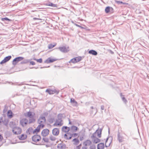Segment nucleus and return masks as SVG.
<instances>
[{
    "instance_id": "nucleus-32",
    "label": "nucleus",
    "mask_w": 149,
    "mask_h": 149,
    "mask_svg": "<svg viewBox=\"0 0 149 149\" xmlns=\"http://www.w3.org/2000/svg\"><path fill=\"white\" fill-rule=\"evenodd\" d=\"M68 135H67V134H65V135H64V138H66L67 139H70L71 138V136H68Z\"/></svg>"
},
{
    "instance_id": "nucleus-5",
    "label": "nucleus",
    "mask_w": 149,
    "mask_h": 149,
    "mask_svg": "<svg viewBox=\"0 0 149 149\" xmlns=\"http://www.w3.org/2000/svg\"><path fill=\"white\" fill-rule=\"evenodd\" d=\"M62 115L61 114H59L58 116V119L56 120L54 125L55 126L60 127L63 124V121L61 119Z\"/></svg>"
},
{
    "instance_id": "nucleus-37",
    "label": "nucleus",
    "mask_w": 149,
    "mask_h": 149,
    "mask_svg": "<svg viewBox=\"0 0 149 149\" xmlns=\"http://www.w3.org/2000/svg\"><path fill=\"white\" fill-rule=\"evenodd\" d=\"M108 138H107V140L106 141L105 146L106 147H109L110 145V143L108 144L107 143V140H108Z\"/></svg>"
},
{
    "instance_id": "nucleus-13",
    "label": "nucleus",
    "mask_w": 149,
    "mask_h": 149,
    "mask_svg": "<svg viewBox=\"0 0 149 149\" xmlns=\"http://www.w3.org/2000/svg\"><path fill=\"white\" fill-rule=\"evenodd\" d=\"M49 133V130L47 129H45L43 130L41 133L42 135L44 136H47Z\"/></svg>"
},
{
    "instance_id": "nucleus-8",
    "label": "nucleus",
    "mask_w": 149,
    "mask_h": 149,
    "mask_svg": "<svg viewBox=\"0 0 149 149\" xmlns=\"http://www.w3.org/2000/svg\"><path fill=\"white\" fill-rule=\"evenodd\" d=\"M41 139L40 136L38 134L35 135L32 137V141L36 143L39 141Z\"/></svg>"
},
{
    "instance_id": "nucleus-28",
    "label": "nucleus",
    "mask_w": 149,
    "mask_h": 149,
    "mask_svg": "<svg viewBox=\"0 0 149 149\" xmlns=\"http://www.w3.org/2000/svg\"><path fill=\"white\" fill-rule=\"evenodd\" d=\"M73 141L74 142V143L76 145H78L79 143V140L77 139H74L73 140Z\"/></svg>"
},
{
    "instance_id": "nucleus-47",
    "label": "nucleus",
    "mask_w": 149,
    "mask_h": 149,
    "mask_svg": "<svg viewBox=\"0 0 149 149\" xmlns=\"http://www.w3.org/2000/svg\"><path fill=\"white\" fill-rule=\"evenodd\" d=\"M101 109L102 110H103L104 109V107L103 106H101Z\"/></svg>"
},
{
    "instance_id": "nucleus-19",
    "label": "nucleus",
    "mask_w": 149,
    "mask_h": 149,
    "mask_svg": "<svg viewBox=\"0 0 149 149\" xmlns=\"http://www.w3.org/2000/svg\"><path fill=\"white\" fill-rule=\"evenodd\" d=\"M91 142L89 140H87L84 142L83 144L85 146H89L91 144Z\"/></svg>"
},
{
    "instance_id": "nucleus-38",
    "label": "nucleus",
    "mask_w": 149,
    "mask_h": 149,
    "mask_svg": "<svg viewBox=\"0 0 149 149\" xmlns=\"http://www.w3.org/2000/svg\"><path fill=\"white\" fill-rule=\"evenodd\" d=\"M70 100V102H76L75 100L73 98H71Z\"/></svg>"
},
{
    "instance_id": "nucleus-49",
    "label": "nucleus",
    "mask_w": 149,
    "mask_h": 149,
    "mask_svg": "<svg viewBox=\"0 0 149 149\" xmlns=\"http://www.w3.org/2000/svg\"><path fill=\"white\" fill-rule=\"evenodd\" d=\"M120 95L121 97H122L123 96V95L122 93H120Z\"/></svg>"
},
{
    "instance_id": "nucleus-50",
    "label": "nucleus",
    "mask_w": 149,
    "mask_h": 149,
    "mask_svg": "<svg viewBox=\"0 0 149 149\" xmlns=\"http://www.w3.org/2000/svg\"><path fill=\"white\" fill-rule=\"evenodd\" d=\"M49 67V66H48V67ZM47 67H40V68H47Z\"/></svg>"
},
{
    "instance_id": "nucleus-39",
    "label": "nucleus",
    "mask_w": 149,
    "mask_h": 149,
    "mask_svg": "<svg viewBox=\"0 0 149 149\" xmlns=\"http://www.w3.org/2000/svg\"><path fill=\"white\" fill-rule=\"evenodd\" d=\"M29 62H30V65H34L35 64V62L34 61H30Z\"/></svg>"
},
{
    "instance_id": "nucleus-41",
    "label": "nucleus",
    "mask_w": 149,
    "mask_h": 149,
    "mask_svg": "<svg viewBox=\"0 0 149 149\" xmlns=\"http://www.w3.org/2000/svg\"><path fill=\"white\" fill-rule=\"evenodd\" d=\"M49 6H51L52 7H55L56 5L55 4H54L53 3H50L49 4Z\"/></svg>"
},
{
    "instance_id": "nucleus-48",
    "label": "nucleus",
    "mask_w": 149,
    "mask_h": 149,
    "mask_svg": "<svg viewBox=\"0 0 149 149\" xmlns=\"http://www.w3.org/2000/svg\"><path fill=\"white\" fill-rule=\"evenodd\" d=\"M110 11H113V9L112 7H110Z\"/></svg>"
},
{
    "instance_id": "nucleus-43",
    "label": "nucleus",
    "mask_w": 149,
    "mask_h": 149,
    "mask_svg": "<svg viewBox=\"0 0 149 149\" xmlns=\"http://www.w3.org/2000/svg\"><path fill=\"white\" fill-rule=\"evenodd\" d=\"M3 139L2 136L0 134V143H1L2 140Z\"/></svg>"
},
{
    "instance_id": "nucleus-30",
    "label": "nucleus",
    "mask_w": 149,
    "mask_h": 149,
    "mask_svg": "<svg viewBox=\"0 0 149 149\" xmlns=\"http://www.w3.org/2000/svg\"><path fill=\"white\" fill-rule=\"evenodd\" d=\"M75 58L76 59V63L80 61L81 60V57L80 56L75 57Z\"/></svg>"
},
{
    "instance_id": "nucleus-51",
    "label": "nucleus",
    "mask_w": 149,
    "mask_h": 149,
    "mask_svg": "<svg viewBox=\"0 0 149 149\" xmlns=\"http://www.w3.org/2000/svg\"><path fill=\"white\" fill-rule=\"evenodd\" d=\"M69 124H71V122L70 121V120H69Z\"/></svg>"
},
{
    "instance_id": "nucleus-9",
    "label": "nucleus",
    "mask_w": 149,
    "mask_h": 149,
    "mask_svg": "<svg viewBox=\"0 0 149 149\" xmlns=\"http://www.w3.org/2000/svg\"><path fill=\"white\" fill-rule=\"evenodd\" d=\"M28 123V120L26 118H23L20 121V124L23 127L26 126Z\"/></svg>"
},
{
    "instance_id": "nucleus-34",
    "label": "nucleus",
    "mask_w": 149,
    "mask_h": 149,
    "mask_svg": "<svg viewBox=\"0 0 149 149\" xmlns=\"http://www.w3.org/2000/svg\"><path fill=\"white\" fill-rule=\"evenodd\" d=\"M42 140L45 142L47 143L49 142V140L47 138H43Z\"/></svg>"
},
{
    "instance_id": "nucleus-45",
    "label": "nucleus",
    "mask_w": 149,
    "mask_h": 149,
    "mask_svg": "<svg viewBox=\"0 0 149 149\" xmlns=\"http://www.w3.org/2000/svg\"><path fill=\"white\" fill-rule=\"evenodd\" d=\"M33 20H41V19H39L38 18H36V17H34V18H33Z\"/></svg>"
},
{
    "instance_id": "nucleus-54",
    "label": "nucleus",
    "mask_w": 149,
    "mask_h": 149,
    "mask_svg": "<svg viewBox=\"0 0 149 149\" xmlns=\"http://www.w3.org/2000/svg\"><path fill=\"white\" fill-rule=\"evenodd\" d=\"M91 108H92V109H93V107H91Z\"/></svg>"
},
{
    "instance_id": "nucleus-12",
    "label": "nucleus",
    "mask_w": 149,
    "mask_h": 149,
    "mask_svg": "<svg viewBox=\"0 0 149 149\" xmlns=\"http://www.w3.org/2000/svg\"><path fill=\"white\" fill-rule=\"evenodd\" d=\"M56 59L53 58H51L49 57L47 59H46L45 61L44 62L45 63H53L54 62L56 61Z\"/></svg>"
},
{
    "instance_id": "nucleus-15",
    "label": "nucleus",
    "mask_w": 149,
    "mask_h": 149,
    "mask_svg": "<svg viewBox=\"0 0 149 149\" xmlns=\"http://www.w3.org/2000/svg\"><path fill=\"white\" fill-rule=\"evenodd\" d=\"M18 137L20 140H23L26 138L27 136L26 134H23L21 136H18Z\"/></svg>"
},
{
    "instance_id": "nucleus-18",
    "label": "nucleus",
    "mask_w": 149,
    "mask_h": 149,
    "mask_svg": "<svg viewBox=\"0 0 149 149\" xmlns=\"http://www.w3.org/2000/svg\"><path fill=\"white\" fill-rule=\"evenodd\" d=\"M32 60V59H23L21 63L20 64H25L27 63H29L30 61Z\"/></svg>"
},
{
    "instance_id": "nucleus-1",
    "label": "nucleus",
    "mask_w": 149,
    "mask_h": 149,
    "mask_svg": "<svg viewBox=\"0 0 149 149\" xmlns=\"http://www.w3.org/2000/svg\"><path fill=\"white\" fill-rule=\"evenodd\" d=\"M101 132L102 130L101 129L97 130L91 136V138L94 143H97L100 142V139L97 138L96 136H97L99 138L101 136Z\"/></svg>"
},
{
    "instance_id": "nucleus-33",
    "label": "nucleus",
    "mask_w": 149,
    "mask_h": 149,
    "mask_svg": "<svg viewBox=\"0 0 149 149\" xmlns=\"http://www.w3.org/2000/svg\"><path fill=\"white\" fill-rule=\"evenodd\" d=\"M49 138L52 141H54L56 140V138L52 136H50L49 137Z\"/></svg>"
},
{
    "instance_id": "nucleus-11",
    "label": "nucleus",
    "mask_w": 149,
    "mask_h": 149,
    "mask_svg": "<svg viewBox=\"0 0 149 149\" xmlns=\"http://www.w3.org/2000/svg\"><path fill=\"white\" fill-rule=\"evenodd\" d=\"M58 49L61 52L63 53H66L69 51L65 46L59 47Z\"/></svg>"
},
{
    "instance_id": "nucleus-17",
    "label": "nucleus",
    "mask_w": 149,
    "mask_h": 149,
    "mask_svg": "<svg viewBox=\"0 0 149 149\" xmlns=\"http://www.w3.org/2000/svg\"><path fill=\"white\" fill-rule=\"evenodd\" d=\"M104 143H100L97 145V149H104Z\"/></svg>"
},
{
    "instance_id": "nucleus-24",
    "label": "nucleus",
    "mask_w": 149,
    "mask_h": 149,
    "mask_svg": "<svg viewBox=\"0 0 149 149\" xmlns=\"http://www.w3.org/2000/svg\"><path fill=\"white\" fill-rule=\"evenodd\" d=\"M26 133L27 134H30L31 133L33 132V130L31 128H29L26 131Z\"/></svg>"
},
{
    "instance_id": "nucleus-20",
    "label": "nucleus",
    "mask_w": 149,
    "mask_h": 149,
    "mask_svg": "<svg viewBox=\"0 0 149 149\" xmlns=\"http://www.w3.org/2000/svg\"><path fill=\"white\" fill-rule=\"evenodd\" d=\"M88 53L89 54H92L93 55L96 56L97 55V53L96 51L93 50H90L88 51Z\"/></svg>"
},
{
    "instance_id": "nucleus-31",
    "label": "nucleus",
    "mask_w": 149,
    "mask_h": 149,
    "mask_svg": "<svg viewBox=\"0 0 149 149\" xmlns=\"http://www.w3.org/2000/svg\"><path fill=\"white\" fill-rule=\"evenodd\" d=\"M56 45H53L52 44H50L48 46V48L49 49H51L53 48Z\"/></svg>"
},
{
    "instance_id": "nucleus-16",
    "label": "nucleus",
    "mask_w": 149,
    "mask_h": 149,
    "mask_svg": "<svg viewBox=\"0 0 149 149\" xmlns=\"http://www.w3.org/2000/svg\"><path fill=\"white\" fill-rule=\"evenodd\" d=\"M62 130L63 132H67L70 130V128L66 126H63L62 127Z\"/></svg>"
},
{
    "instance_id": "nucleus-29",
    "label": "nucleus",
    "mask_w": 149,
    "mask_h": 149,
    "mask_svg": "<svg viewBox=\"0 0 149 149\" xmlns=\"http://www.w3.org/2000/svg\"><path fill=\"white\" fill-rule=\"evenodd\" d=\"M71 128L72 130V131H76L78 129L77 127L76 126H72Z\"/></svg>"
},
{
    "instance_id": "nucleus-53",
    "label": "nucleus",
    "mask_w": 149,
    "mask_h": 149,
    "mask_svg": "<svg viewBox=\"0 0 149 149\" xmlns=\"http://www.w3.org/2000/svg\"><path fill=\"white\" fill-rule=\"evenodd\" d=\"M1 143L0 144V146H1Z\"/></svg>"
},
{
    "instance_id": "nucleus-42",
    "label": "nucleus",
    "mask_w": 149,
    "mask_h": 149,
    "mask_svg": "<svg viewBox=\"0 0 149 149\" xmlns=\"http://www.w3.org/2000/svg\"><path fill=\"white\" fill-rule=\"evenodd\" d=\"M121 98L124 102H125L126 101V99H125V97H124V96L122 97Z\"/></svg>"
},
{
    "instance_id": "nucleus-35",
    "label": "nucleus",
    "mask_w": 149,
    "mask_h": 149,
    "mask_svg": "<svg viewBox=\"0 0 149 149\" xmlns=\"http://www.w3.org/2000/svg\"><path fill=\"white\" fill-rule=\"evenodd\" d=\"M71 62L73 63H76V59L75 58L72 59L70 61Z\"/></svg>"
},
{
    "instance_id": "nucleus-44",
    "label": "nucleus",
    "mask_w": 149,
    "mask_h": 149,
    "mask_svg": "<svg viewBox=\"0 0 149 149\" xmlns=\"http://www.w3.org/2000/svg\"><path fill=\"white\" fill-rule=\"evenodd\" d=\"M116 2H117V3H118V4L123 3V2H122L121 1H117Z\"/></svg>"
},
{
    "instance_id": "nucleus-52",
    "label": "nucleus",
    "mask_w": 149,
    "mask_h": 149,
    "mask_svg": "<svg viewBox=\"0 0 149 149\" xmlns=\"http://www.w3.org/2000/svg\"><path fill=\"white\" fill-rule=\"evenodd\" d=\"M76 25L77 26H79L78 25V24H76Z\"/></svg>"
},
{
    "instance_id": "nucleus-46",
    "label": "nucleus",
    "mask_w": 149,
    "mask_h": 149,
    "mask_svg": "<svg viewBox=\"0 0 149 149\" xmlns=\"http://www.w3.org/2000/svg\"><path fill=\"white\" fill-rule=\"evenodd\" d=\"M82 149H87V147L86 146H84L82 147Z\"/></svg>"
},
{
    "instance_id": "nucleus-2",
    "label": "nucleus",
    "mask_w": 149,
    "mask_h": 149,
    "mask_svg": "<svg viewBox=\"0 0 149 149\" xmlns=\"http://www.w3.org/2000/svg\"><path fill=\"white\" fill-rule=\"evenodd\" d=\"M13 122H10V126L12 128V131L14 134L17 135L21 133L22 130L21 128L18 127H15L13 124Z\"/></svg>"
},
{
    "instance_id": "nucleus-3",
    "label": "nucleus",
    "mask_w": 149,
    "mask_h": 149,
    "mask_svg": "<svg viewBox=\"0 0 149 149\" xmlns=\"http://www.w3.org/2000/svg\"><path fill=\"white\" fill-rule=\"evenodd\" d=\"M128 136L125 133L121 134L118 132L117 135V139L120 143L128 139Z\"/></svg>"
},
{
    "instance_id": "nucleus-26",
    "label": "nucleus",
    "mask_w": 149,
    "mask_h": 149,
    "mask_svg": "<svg viewBox=\"0 0 149 149\" xmlns=\"http://www.w3.org/2000/svg\"><path fill=\"white\" fill-rule=\"evenodd\" d=\"M1 19L2 21H6L7 22H9L11 21V19H9L7 17L1 18Z\"/></svg>"
},
{
    "instance_id": "nucleus-10",
    "label": "nucleus",
    "mask_w": 149,
    "mask_h": 149,
    "mask_svg": "<svg viewBox=\"0 0 149 149\" xmlns=\"http://www.w3.org/2000/svg\"><path fill=\"white\" fill-rule=\"evenodd\" d=\"M11 56H8L5 57L4 59L0 62V63L1 64H2L3 63L8 61L11 58Z\"/></svg>"
},
{
    "instance_id": "nucleus-22",
    "label": "nucleus",
    "mask_w": 149,
    "mask_h": 149,
    "mask_svg": "<svg viewBox=\"0 0 149 149\" xmlns=\"http://www.w3.org/2000/svg\"><path fill=\"white\" fill-rule=\"evenodd\" d=\"M46 92L48 93L49 94H54L55 93L54 91H53L52 90L50 89H47L46 91Z\"/></svg>"
},
{
    "instance_id": "nucleus-36",
    "label": "nucleus",
    "mask_w": 149,
    "mask_h": 149,
    "mask_svg": "<svg viewBox=\"0 0 149 149\" xmlns=\"http://www.w3.org/2000/svg\"><path fill=\"white\" fill-rule=\"evenodd\" d=\"M90 149H95L96 147L95 145H92L90 146Z\"/></svg>"
},
{
    "instance_id": "nucleus-4",
    "label": "nucleus",
    "mask_w": 149,
    "mask_h": 149,
    "mask_svg": "<svg viewBox=\"0 0 149 149\" xmlns=\"http://www.w3.org/2000/svg\"><path fill=\"white\" fill-rule=\"evenodd\" d=\"M24 116L26 117L29 118V123H31L34 122L35 121L34 117L35 116V113L34 112L31 111H29L25 113Z\"/></svg>"
},
{
    "instance_id": "nucleus-7",
    "label": "nucleus",
    "mask_w": 149,
    "mask_h": 149,
    "mask_svg": "<svg viewBox=\"0 0 149 149\" xmlns=\"http://www.w3.org/2000/svg\"><path fill=\"white\" fill-rule=\"evenodd\" d=\"M24 58L22 57H18L14 58L13 61V64L15 65L19 62L23 60Z\"/></svg>"
},
{
    "instance_id": "nucleus-14",
    "label": "nucleus",
    "mask_w": 149,
    "mask_h": 149,
    "mask_svg": "<svg viewBox=\"0 0 149 149\" xmlns=\"http://www.w3.org/2000/svg\"><path fill=\"white\" fill-rule=\"evenodd\" d=\"M59 130L58 129L55 128L52 130V133L53 135L57 136L59 134Z\"/></svg>"
},
{
    "instance_id": "nucleus-6",
    "label": "nucleus",
    "mask_w": 149,
    "mask_h": 149,
    "mask_svg": "<svg viewBox=\"0 0 149 149\" xmlns=\"http://www.w3.org/2000/svg\"><path fill=\"white\" fill-rule=\"evenodd\" d=\"M46 120L45 117L41 116L38 120V123L39 124V126H41V128H43L44 126Z\"/></svg>"
},
{
    "instance_id": "nucleus-25",
    "label": "nucleus",
    "mask_w": 149,
    "mask_h": 149,
    "mask_svg": "<svg viewBox=\"0 0 149 149\" xmlns=\"http://www.w3.org/2000/svg\"><path fill=\"white\" fill-rule=\"evenodd\" d=\"M105 12L106 13H109L110 11V7H107L105 9Z\"/></svg>"
},
{
    "instance_id": "nucleus-27",
    "label": "nucleus",
    "mask_w": 149,
    "mask_h": 149,
    "mask_svg": "<svg viewBox=\"0 0 149 149\" xmlns=\"http://www.w3.org/2000/svg\"><path fill=\"white\" fill-rule=\"evenodd\" d=\"M33 59L34 60L36 61L37 62L39 63H42V59L41 58L39 59H36L35 58H33Z\"/></svg>"
},
{
    "instance_id": "nucleus-21",
    "label": "nucleus",
    "mask_w": 149,
    "mask_h": 149,
    "mask_svg": "<svg viewBox=\"0 0 149 149\" xmlns=\"http://www.w3.org/2000/svg\"><path fill=\"white\" fill-rule=\"evenodd\" d=\"M40 128H41V126L38 125L36 128L33 131V133L34 134L35 133H37L39 132L40 131Z\"/></svg>"
},
{
    "instance_id": "nucleus-23",
    "label": "nucleus",
    "mask_w": 149,
    "mask_h": 149,
    "mask_svg": "<svg viewBox=\"0 0 149 149\" xmlns=\"http://www.w3.org/2000/svg\"><path fill=\"white\" fill-rule=\"evenodd\" d=\"M13 113L10 110H9L7 112V116L9 118H11L13 117Z\"/></svg>"
},
{
    "instance_id": "nucleus-40",
    "label": "nucleus",
    "mask_w": 149,
    "mask_h": 149,
    "mask_svg": "<svg viewBox=\"0 0 149 149\" xmlns=\"http://www.w3.org/2000/svg\"><path fill=\"white\" fill-rule=\"evenodd\" d=\"M63 147V144H61L60 145H59L58 146V148H61L62 149V148Z\"/></svg>"
}]
</instances>
